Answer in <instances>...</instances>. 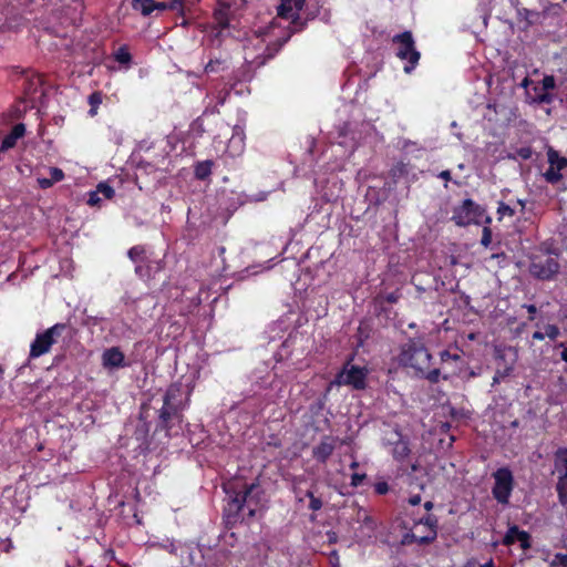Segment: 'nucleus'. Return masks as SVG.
<instances>
[{"label":"nucleus","mask_w":567,"mask_h":567,"mask_svg":"<svg viewBox=\"0 0 567 567\" xmlns=\"http://www.w3.org/2000/svg\"><path fill=\"white\" fill-rule=\"evenodd\" d=\"M276 30V22H271L266 30L256 33L249 40V45L245 47V61L247 63L257 66L262 65L267 58H271L288 41L290 34L277 37Z\"/></svg>","instance_id":"f257e3e1"},{"label":"nucleus","mask_w":567,"mask_h":567,"mask_svg":"<svg viewBox=\"0 0 567 567\" xmlns=\"http://www.w3.org/2000/svg\"><path fill=\"white\" fill-rule=\"evenodd\" d=\"M431 361L432 355L425 346L413 340L403 346L399 355L400 364L413 370L415 377L436 383L441 372L437 368L431 369Z\"/></svg>","instance_id":"f03ea898"},{"label":"nucleus","mask_w":567,"mask_h":567,"mask_svg":"<svg viewBox=\"0 0 567 567\" xmlns=\"http://www.w3.org/2000/svg\"><path fill=\"white\" fill-rule=\"evenodd\" d=\"M68 330L64 323H56L49 329L35 336L30 346V359L39 358L51 350V347L58 342L59 338Z\"/></svg>","instance_id":"7ed1b4c3"},{"label":"nucleus","mask_w":567,"mask_h":567,"mask_svg":"<svg viewBox=\"0 0 567 567\" xmlns=\"http://www.w3.org/2000/svg\"><path fill=\"white\" fill-rule=\"evenodd\" d=\"M393 43L396 44V56L406 61L404 72L411 73L419 63L420 52L415 49V43L410 31L393 37Z\"/></svg>","instance_id":"20e7f679"},{"label":"nucleus","mask_w":567,"mask_h":567,"mask_svg":"<svg viewBox=\"0 0 567 567\" xmlns=\"http://www.w3.org/2000/svg\"><path fill=\"white\" fill-rule=\"evenodd\" d=\"M484 218L487 223L491 221V218L485 216L484 209L472 199L463 200V203L454 209L452 216V219L457 226L478 225Z\"/></svg>","instance_id":"39448f33"},{"label":"nucleus","mask_w":567,"mask_h":567,"mask_svg":"<svg viewBox=\"0 0 567 567\" xmlns=\"http://www.w3.org/2000/svg\"><path fill=\"white\" fill-rule=\"evenodd\" d=\"M236 486L237 484L230 482L224 485V489L227 494L233 493V495H230L231 508L236 512H240L247 506L249 515L252 516L255 508L251 507V504L254 503V493L258 489V485L252 483L249 486H244V489L238 492L235 491Z\"/></svg>","instance_id":"423d86ee"},{"label":"nucleus","mask_w":567,"mask_h":567,"mask_svg":"<svg viewBox=\"0 0 567 567\" xmlns=\"http://www.w3.org/2000/svg\"><path fill=\"white\" fill-rule=\"evenodd\" d=\"M367 368L353 365L348 362L332 383L337 385H350L353 389L362 390L367 385Z\"/></svg>","instance_id":"0eeeda50"},{"label":"nucleus","mask_w":567,"mask_h":567,"mask_svg":"<svg viewBox=\"0 0 567 567\" xmlns=\"http://www.w3.org/2000/svg\"><path fill=\"white\" fill-rule=\"evenodd\" d=\"M493 496L501 504H507L514 487V477L507 467L498 468L494 474Z\"/></svg>","instance_id":"6e6552de"},{"label":"nucleus","mask_w":567,"mask_h":567,"mask_svg":"<svg viewBox=\"0 0 567 567\" xmlns=\"http://www.w3.org/2000/svg\"><path fill=\"white\" fill-rule=\"evenodd\" d=\"M559 264L556 257L544 255L535 256L532 260L529 271L539 279H549L558 272Z\"/></svg>","instance_id":"1a4fd4ad"},{"label":"nucleus","mask_w":567,"mask_h":567,"mask_svg":"<svg viewBox=\"0 0 567 567\" xmlns=\"http://www.w3.org/2000/svg\"><path fill=\"white\" fill-rule=\"evenodd\" d=\"M549 167L544 173L545 179L550 184H556L561 179L560 171L567 167V158L559 156V154L549 150L547 153Z\"/></svg>","instance_id":"9d476101"},{"label":"nucleus","mask_w":567,"mask_h":567,"mask_svg":"<svg viewBox=\"0 0 567 567\" xmlns=\"http://www.w3.org/2000/svg\"><path fill=\"white\" fill-rule=\"evenodd\" d=\"M305 6V0H280L278 10V17L281 19L296 22L299 19L300 11Z\"/></svg>","instance_id":"9b49d317"},{"label":"nucleus","mask_w":567,"mask_h":567,"mask_svg":"<svg viewBox=\"0 0 567 567\" xmlns=\"http://www.w3.org/2000/svg\"><path fill=\"white\" fill-rule=\"evenodd\" d=\"M102 364L109 370L125 367L124 353L117 347L106 349L102 354Z\"/></svg>","instance_id":"f8f14e48"},{"label":"nucleus","mask_w":567,"mask_h":567,"mask_svg":"<svg viewBox=\"0 0 567 567\" xmlns=\"http://www.w3.org/2000/svg\"><path fill=\"white\" fill-rule=\"evenodd\" d=\"M336 449V439L332 436H323L318 445L312 449L313 457L324 463Z\"/></svg>","instance_id":"ddd939ff"},{"label":"nucleus","mask_w":567,"mask_h":567,"mask_svg":"<svg viewBox=\"0 0 567 567\" xmlns=\"http://www.w3.org/2000/svg\"><path fill=\"white\" fill-rule=\"evenodd\" d=\"M540 85L543 93L530 95L529 91H527L528 99L530 100L532 103H551L553 95L549 93V91L555 87V78L553 75H546L543 79Z\"/></svg>","instance_id":"4468645a"},{"label":"nucleus","mask_w":567,"mask_h":567,"mask_svg":"<svg viewBox=\"0 0 567 567\" xmlns=\"http://www.w3.org/2000/svg\"><path fill=\"white\" fill-rule=\"evenodd\" d=\"M516 542L520 544L522 548L526 549L529 547V535L517 526H512L508 528L503 543L508 546Z\"/></svg>","instance_id":"2eb2a0df"},{"label":"nucleus","mask_w":567,"mask_h":567,"mask_svg":"<svg viewBox=\"0 0 567 567\" xmlns=\"http://www.w3.org/2000/svg\"><path fill=\"white\" fill-rule=\"evenodd\" d=\"M214 16H215V20H216L217 24L221 29H225L230 25V21L234 17V10L229 3L219 1Z\"/></svg>","instance_id":"dca6fc26"},{"label":"nucleus","mask_w":567,"mask_h":567,"mask_svg":"<svg viewBox=\"0 0 567 567\" xmlns=\"http://www.w3.org/2000/svg\"><path fill=\"white\" fill-rule=\"evenodd\" d=\"M184 409V405H165L163 403V406L162 409L159 410V420H161V424L164 429L166 430H169L171 429V421H173L174 419H178L179 417V412Z\"/></svg>","instance_id":"f3484780"},{"label":"nucleus","mask_w":567,"mask_h":567,"mask_svg":"<svg viewBox=\"0 0 567 567\" xmlns=\"http://www.w3.org/2000/svg\"><path fill=\"white\" fill-rule=\"evenodd\" d=\"M419 525H425L429 529L426 535L419 536L417 534L413 533L412 537L417 544H426L435 539L436 537V519H434L432 516H427L425 519H421Z\"/></svg>","instance_id":"a211bd4d"},{"label":"nucleus","mask_w":567,"mask_h":567,"mask_svg":"<svg viewBox=\"0 0 567 567\" xmlns=\"http://www.w3.org/2000/svg\"><path fill=\"white\" fill-rule=\"evenodd\" d=\"M25 133V126L23 124H17L13 126L12 131L3 138L0 150L7 151L12 148L19 138H21Z\"/></svg>","instance_id":"6ab92c4d"},{"label":"nucleus","mask_w":567,"mask_h":567,"mask_svg":"<svg viewBox=\"0 0 567 567\" xmlns=\"http://www.w3.org/2000/svg\"><path fill=\"white\" fill-rule=\"evenodd\" d=\"M183 389L181 384H172L166 390L164 395V404L165 405H183L182 402Z\"/></svg>","instance_id":"aec40b11"},{"label":"nucleus","mask_w":567,"mask_h":567,"mask_svg":"<svg viewBox=\"0 0 567 567\" xmlns=\"http://www.w3.org/2000/svg\"><path fill=\"white\" fill-rule=\"evenodd\" d=\"M554 473L558 476H567V449H559L555 453Z\"/></svg>","instance_id":"412c9836"},{"label":"nucleus","mask_w":567,"mask_h":567,"mask_svg":"<svg viewBox=\"0 0 567 567\" xmlns=\"http://www.w3.org/2000/svg\"><path fill=\"white\" fill-rule=\"evenodd\" d=\"M134 10L140 11L143 16H150L156 10V1L154 0H132Z\"/></svg>","instance_id":"4be33fe9"},{"label":"nucleus","mask_w":567,"mask_h":567,"mask_svg":"<svg viewBox=\"0 0 567 567\" xmlns=\"http://www.w3.org/2000/svg\"><path fill=\"white\" fill-rule=\"evenodd\" d=\"M89 104L91 106L90 111H89V114L91 116H95L97 114V109L100 106V104L102 103V93L101 92H93L90 96H89Z\"/></svg>","instance_id":"5701e85b"},{"label":"nucleus","mask_w":567,"mask_h":567,"mask_svg":"<svg viewBox=\"0 0 567 567\" xmlns=\"http://www.w3.org/2000/svg\"><path fill=\"white\" fill-rule=\"evenodd\" d=\"M557 492L563 504H567V476H558Z\"/></svg>","instance_id":"b1692460"},{"label":"nucleus","mask_w":567,"mask_h":567,"mask_svg":"<svg viewBox=\"0 0 567 567\" xmlns=\"http://www.w3.org/2000/svg\"><path fill=\"white\" fill-rule=\"evenodd\" d=\"M212 172V163L206 161L198 163L195 167V175L199 179L206 178Z\"/></svg>","instance_id":"393cba45"},{"label":"nucleus","mask_w":567,"mask_h":567,"mask_svg":"<svg viewBox=\"0 0 567 567\" xmlns=\"http://www.w3.org/2000/svg\"><path fill=\"white\" fill-rule=\"evenodd\" d=\"M409 451L410 450L408 447L406 442L399 441V442L395 443V445L393 447V455L396 458H404L405 456H408Z\"/></svg>","instance_id":"a878e982"},{"label":"nucleus","mask_w":567,"mask_h":567,"mask_svg":"<svg viewBox=\"0 0 567 567\" xmlns=\"http://www.w3.org/2000/svg\"><path fill=\"white\" fill-rule=\"evenodd\" d=\"M95 190L105 199H111L115 194L114 189L106 183H100Z\"/></svg>","instance_id":"bb28decb"},{"label":"nucleus","mask_w":567,"mask_h":567,"mask_svg":"<svg viewBox=\"0 0 567 567\" xmlns=\"http://www.w3.org/2000/svg\"><path fill=\"white\" fill-rule=\"evenodd\" d=\"M115 59L117 62L125 64L131 61V54L126 48H120L115 53Z\"/></svg>","instance_id":"cd10ccee"},{"label":"nucleus","mask_w":567,"mask_h":567,"mask_svg":"<svg viewBox=\"0 0 567 567\" xmlns=\"http://www.w3.org/2000/svg\"><path fill=\"white\" fill-rule=\"evenodd\" d=\"M440 357H441V361L443 363H447V362H457L461 360V355L457 354V353H451L450 351L447 350H444L440 353Z\"/></svg>","instance_id":"c85d7f7f"},{"label":"nucleus","mask_w":567,"mask_h":567,"mask_svg":"<svg viewBox=\"0 0 567 567\" xmlns=\"http://www.w3.org/2000/svg\"><path fill=\"white\" fill-rule=\"evenodd\" d=\"M307 497H309V508L312 511H319L322 507V502L320 498L316 497L311 491L307 492Z\"/></svg>","instance_id":"c756f323"},{"label":"nucleus","mask_w":567,"mask_h":567,"mask_svg":"<svg viewBox=\"0 0 567 567\" xmlns=\"http://www.w3.org/2000/svg\"><path fill=\"white\" fill-rule=\"evenodd\" d=\"M514 213L515 212L511 206L506 205L505 203H499L497 208V214L499 215V218H503L504 216H513Z\"/></svg>","instance_id":"7c9ffc66"},{"label":"nucleus","mask_w":567,"mask_h":567,"mask_svg":"<svg viewBox=\"0 0 567 567\" xmlns=\"http://www.w3.org/2000/svg\"><path fill=\"white\" fill-rule=\"evenodd\" d=\"M544 332H545V336L548 337L549 339L554 340L558 337L559 334V329L554 326V324H547L545 328H544Z\"/></svg>","instance_id":"2f4dec72"},{"label":"nucleus","mask_w":567,"mask_h":567,"mask_svg":"<svg viewBox=\"0 0 567 567\" xmlns=\"http://www.w3.org/2000/svg\"><path fill=\"white\" fill-rule=\"evenodd\" d=\"M64 173L62 172V169L58 167L50 168V179L53 181V183L62 181Z\"/></svg>","instance_id":"473e14b6"},{"label":"nucleus","mask_w":567,"mask_h":567,"mask_svg":"<svg viewBox=\"0 0 567 567\" xmlns=\"http://www.w3.org/2000/svg\"><path fill=\"white\" fill-rule=\"evenodd\" d=\"M554 567H566L567 566V555L557 554L551 563Z\"/></svg>","instance_id":"72a5a7b5"},{"label":"nucleus","mask_w":567,"mask_h":567,"mask_svg":"<svg viewBox=\"0 0 567 567\" xmlns=\"http://www.w3.org/2000/svg\"><path fill=\"white\" fill-rule=\"evenodd\" d=\"M143 254V248L141 247H133L128 250V257L133 260V261H138L140 257L142 256Z\"/></svg>","instance_id":"f704fd0d"},{"label":"nucleus","mask_w":567,"mask_h":567,"mask_svg":"<svg viewBox=\"0 0 567 567\" xmlns=\"http://www.w3.org/2000/svg\"><path fill=\"white\" fill-rule=\"evenodd\" d=\"M101 195H99V193L96 190H93L89 194V199H87V204L90 206H96L100 204L101 202Z\"/></svg>","instance_id":"c9c22d12"},{"label":"nucleus","mask_w":567,"mask_h":567,"mask_svg":"<svg viewBox=\"0 0 567 567\" xmlns=\"http://www.w3.org/2000/svg\"><path fill=\"white\" fill-rule=\"evenodd\" d=\"M492 241V233H491V229L488 227H484L483 229V236H482V245L487 247Z\"/></svg>","instance_id":"e433bc0d"},{"label":"nucleus","mask_w":567,"mask_h":567,"mask_svg":"<svg viewBox=\"0 0 567 567\" xmlns=\"http://www.w3.org/2000/svg\"><path fill=\"white\" fill-rule=\"evenodd\" d=\"M364 478H365V474L354 473L351 476V485L354 486V487H358V486H360L362 484Z\"/></svg>","instance_id":"4c0bfd02"},{"label":"nucleus","mask_w":567,"mask_h":567,"mask_svg":"<svg viewBox=\"0 0 567 567\" xmlns=\"http://www.w3.org/2000/svg\"><path fill=\"white\" fill-rule=\"evenodd\" d=\"M374 489L379 495H384L389 492V485L386 482H378L374 485Z\"/></svg>","instance_id":"58836bf2"},{"label":"nucleus","mask_w":567,"mask_h":567,"mask_svg":"<svg viewBox=\"0 0 567 567\" xmlns=\"http://www.w3.org/2000/svg\"><path fill=\"white\" fill-rule=\"evenodd\" d=\"M511 372V369H506L504 372L497 371L493 378V384L499 383Z\"/></svg>","instance_id":"ea45409f"},{"label":"nucleus","mask_w":567,"mask_h":567,"mask_svg":"<svg viewBox=\"0 0 567 567\" xmlns=\"http://www.w3.org/2000/svg\"><path fill=\"white\" fill-rule=\"evenodd\" d=\"M219 65H220L219 61H209L205 66V71L206 72H216V71H218Z\"/></svg>","instance_id":"a19ab883"},{"label":"nucleus","mask_w":567,"mask_h":567,"mask_svg":"<svg viewBox=\"0 0 567 567\" xmlns=\"http://www.w3.org/2000/svg\"><path fill=\"white\" fill-rule=\"evenodd\" d=\"M185 0H171L169 9L171 10H182Z\"/></svg>","instance_id":"79ce46f5"},{"label":"nucleus","mask_w":567,"mask_h":567,"mask_svg":"<svg viewBox=\"0 0 567 567\" xmlns=\"http://www.w3.org/2000/svg\"><path fill=\"white\" fill-rule=\"evenodd\" d=\"M38 183L41 188H49L53 185V181H51L50 178H45V177L38 178Z\"/></svg>","instance_id":"37998d69"},{"label":"nucleus","mask_w":567,"mask_h":567,"mask_svg":"<svg viewBox=\"0 0 567 567\" xmlns=\"http://www.w3.org/2000/svg\"><path fill=\"white\" fill-rule=\"evenodd\" d=\"M364 525H365L369 529H371V530H373V529H374V527H375V523H374V520H373L371 517H369V516H365V518H364Z\"/></svg>","instance_id":"c03bdc74"},{"label":"nucleus","mask_w":567,"mask_h":567,"mask_svg":"<svg viewBox=\"0 0 567 567\" xmlns=\"http://www.w3.org/2000/svg\"><path fill=\"white\" fill-rule=\"evenodd\" d=\"M398 298H399V297H398V295H396V293L391 292V293L386 295L385 300H386L388 302L394 303V302H396V301H398Z\"/></svg>","instance_id":"a18cd8bd"},{"label":"nucleus","mask_w":567,"mask_h":567,"mask_svg":"<svg viewBox=\"0 0 567 567\" xmlns=\"http://www.w3.org/2000/svg\"><path fill=\"white\" fill-rule=\"evenodd\" d=\"M421 502V496L420 495H413L409 498V503L413 506L420 504Z\"/></svg>","instance_id":"49530a36"},{"label":"nucleus","mask_w":567,"mask_h":567,"mask_svg":"<svg viewBox=\"0 0 567 567\" xmlns=\"http://www.w3.org/2000/svg\"><path fill=\"white\" fill-rule=\"evenodd\" d=\"M169 9V3L166 2H156V10H166Z\"/></svg>","instance_id":"de8ad7c7"},{"label":"nucleus","mask_w":567,"mask_h":567,"mask_svg":"<svg viewBox=\"0 0 567 567\" xmlns=\"http://www.w3.org/2000/svg\"><path fill=\"white\" fill-rule=\"evenodd\" d=\"M519 155L523 157V158H529L530 156V150L528 148H522L519 151Z\"/></svg>","instance_id":"09e8293b"},{"label":"nucleus","mask_w":567,"mask_h":567,"mask_svg":"<svg viewBox=\"0 0 567 567\" xmlns=\"http://www.w3.org/2000/svg\"><path fill=\"white\" fill-rule=\"evenodd\" d=\"M545 337H546L545 332H540V331H536L533 334V339H535V340H544Z\"/></svg>","instance_id":"8fccbe9b"},{"label":"nucleus","mask_w":567,"mask_h":567,"mask_svg":"<svg viewBox=\"0 0 567 567\" xmlns=\"http://www.w3.org/2000/svg\"><path fill=\"white\" fill-rule=\"evenodd\" d=\"M529 93H530V95H536V94L543 93L542 85H535L533 87V93L532 92H529Z\"/></svg>","instance_id":"3c124183"},{"label":"nucleus","mask_w":567,"mask_h":567,"mask_svg":"<svg viewBox=\"0 0 567 567\" xmlns=\"http://www.w3.org/2000/svg\"><path fill=\"white\" fill-rule=\"evenodd\" d=\"M440 177L443 178V179H450V172L449 171H443L441 174H440Z\"/></svg>","instance_id":"603ef678"},{"label":"nucleus","mask_w":567,"mask_h":567,"mask_svg":"<svg viewBox=\"0 0 567 567\" xmlns=\"http://www.w3.org/2000/svg\"><path fill=\"white\" fill-rule=\"evenodd\" d=\"M560 358H561V360L567 362V348L563 349V351L560 352Z\"/></svg>","instance_id":"864d4df0"},{"label":"nucleus","mask_w":567,"mask_h":567,"mask_svg":"<svg viewBox=\"0 0 567 567\" xmlns=\"http://www.w3.org/2000/svg\"><path fill=\"white\" fill-rule=\"evenodd\" d=\"M529 83H530V80H529L528 78H525V79L522 81V86H523V87H525V89H527V87H528V85H529Z\"/></svg>","instance_id":"5fc2aeb1"},{"label":"nucleus","mask_w":567,"mask_h":567,"mask_svg":"<svg viewBox=\"0 0 567 567\" xmlns=\"http://www.w3.org/2000/svg\"><path fill=\"white\" fill-rule=\"evenodd\" d=\"M424 507H425L426 511H431L433 508V503L430 502V501L425 502Z\"/></svg>","instance_id":"6e6d98bb"},{"label":"nucleus","mask_w":567,"mask_h":567,"mask_svg":"<svg viewBox=\"0 0 567 567\" xmlns=\"http://www.w3.org/2000/svg\"><path fill=\"white\" fill-rule=\"evenodd\" d=\"M358 465H359L358 462L354 461L351 463L350 467L354 470L358 467Z\"/></svg>","instance_id":"4d7b16f0"},{"label":"nucleus","mask_w":567,"mask_h":567,"mask_svg":"<svg viewBox=\"0 0 567 567\" xmlns=\"http://www.w3.org/2000/svg\"><path fill=\"white\" fill-rule=\"evenodd\" d=\"M528 311H529V312H535V311H536L535 306H528Z\"/></svg>","instance_id":"13d9d810"},{"label":"nucleus","mask_w":567,"mask_h":567,"mask_svg":"<svg viewBox=\"0 0 567 567\" xmlns=\"http://www.w3.org/2000/svg\"><path fill=\"white\" fill-rule=\"evenodd\" d=\"M136 272H141V266H136Z\"/></svg>","instance_id":"bf43d9fd"}]
</instances>
